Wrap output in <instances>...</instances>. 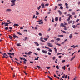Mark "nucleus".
I'll return each mask as SVG.
<instances>
[{
    "instance_id": "1",
    "label": "nucleus",
    "mask_w": 80,
    "mask_h": 80,
    "mask_svg": "<svg viewBox=\"0 0 80 80\" xmlns=\"http://www.w3.org/2000/svg\"><path fill=\"white\" fill-rule=\"evenodd\" d=\"M16 1V0H11V6H13L15 5V3L14 2H15Z\"/></svg>"
},
{
    "instance_id": "2",
    "label": "nucleus",
    "mask_w": 80,
    "mask_h": 80,
    "mask_svg": "<svg viewBox=\"0 0 80 80\" xmlns=\"http://www.w3.org/2000/svg\"><path fill=\"white\" fill-rule=\"evenodd\" d=\"M48 46H49V47H53V45L50 42L48 43Z\"/></svg>"
},
{
    "instance_id": "3",
    "label": "nucleus",
    "mask_w": 80,
    "mask_h": 80,
    "mask_svg": "<svg viewBox=\"0 0 80 80\" xmlns=\"http://www.w3.org/2000/svg\"><path fill=\"white\" fill-rule=\"evenodd\" d=\"M41 5L42 8H45V5H44V4L42 3Z\"/></svg>"
},
{
    "instance_id": "4",
    "label": "nucleus",
    "mask_w": 80,
    "mask_h": 80,
    "mask_svg": "<svg viewBox=\"0 0 80 80\" xmlns=\"http://www.w3.org/2000/svg\"><path fill=\"white\" fill-rule=\"evenodd\" d=\"M13 38H19V37L18 36H17L15 35H13Z\"/></svg>"
},
{
    "instance_id": "5",
    "label": "nucleus",
    "mask_w": 80,
    "mask_h": 80,
    "mask_svg": "<svg viewBox=\"0 0 80 80\" xmlns=\"http://www.w3.org/2000/svg\"><path fill=\"white\" fill-rule=\"evenodd\" d=\"M43 40V38H40V40L42 42H45V41L42 40Z\"/></svg>"
},
{
    "instance_id": "6",
    "label": "nucleus",
    "mask_w": 80,
    "mask_h": 80,
    "mask_svg": "<svg viewBox=\"0 0 80 80\" xmlns=\"http://www.w3.org/2000/svg\"><path fill=\"white\" fill-rule=\"evenodd\" d=\"M42 52L43 53H47V51L42 50Z\"/></svg>"
},
{
    "instance_id": "7",
    "label": "nucleus",
    "mask_w": 80,
    "mask_h": 80,
    "mask_svg": "<svg viewBox=\"0 0 80 80\" xmlns=\"http://www.w3.org/2000/svg\"><path fill=\"white\" fill-rule=\"evenodd\" d=\"M2 55H3V56H5L7 57H9V56L7 55L6 53H2Z\"/></svg>"
},
{
    "instance_id": "8",
    "label": "nucleus",
    "mask_w": 80,
    "mask_h": 80,
    "mask_svg": "<svg viewBox=\"0 0 80 80\" xmlns=\"http://www.w3.org/2000/svg\"><path fill=\"white\" fill-rule=\"evenodd\" d=\"M18 26H19V25L17 24H14L13 25L14 27H18Z\"/></svg>"
},
{
    "instance_id": "9",
    "label": "nucleus",
    "mask_w": 80,
    "mask_h": 80,
    "mask_svg": "<svg viewBox=\"0 0 80 80\" xmlns=\"http://www.w3.org/2000/svg\"><path fill=\"white\" fill-rule=\"evenodd\" d=\"M9 38H10V40H12V38H13V37L11 36L10 35H9Z\"/></svg>"
},
{
    "instance_id": "10",
    "label": "nucleus",
    "mask_w": 80,
    "mask_h": 80,
    "mask_svg": "<svg viewBox=\"0 0 80 80\" xmlns=\"http://www.w3.org/2000/svg\"><path fill=\"white\" fill-rule=\"evenodd\" d=\"M72 34H71L69 36V38L70 39H71L72 38Z\"/></svg>"
},
{
    "instance_id": "11",
    "label": "nucleus",
    "mask_w": 80,
    "mask_h": 80,
    "mask_svg": "<svg viewBox=\"0 0 80 80\" xmlns=\"http://www.w3.org/2000/svg\"><path fill=\"white\" fill-rule=\"evenodd\" d=\"M6 12H11L12 11L11 9H7L6 10Z\"/></svg>"
},
{
    "instance_id": "12",
    "label": "nucleus",
    "mask_w": 80,
    "mask_h": 80,
    "mask_svg": "<svg viewBox=\"0 0 80 80\" xmlns=\"http://www.w3.org/2000/svg\"><path fill=\"white\" fill-rule=\"evenodd\" d=\"M65 5L66 6V8H68L69 7L68 6V4L67 3H65Z\"/></svg>"
},
{
    "instance_id": "13",
    "label": "nucleus",
    "mask_w": 80,
    "mask_h": 80,
    "mask_svg": "<svg viewBox=\"0 0 80 80\" xmlns=\"http://www.w3.org/2000/svg\"><path fill=\"white\" fill-rule=\"evenodd\" d=\"M34 43L35 44V45H37V46H39L38 43H37V42H35Z\"/></svg>"
},
{
    "instance_id": "14",
    "label": "nucleus",
    "mask_w": 80,
    "mask_h": 80,
    "mask_svg": "<svg viewBox=\"0 0 80 80\" xmlns=\"http://www.w3.org/2000/svg\"><path fill=\"white\" fill-rule=\"evenodd\" d=\"M75 56H76L75 55L74 57H72V58L70 60V61H72V60L74 59V58H75Z\"/></svg>"
},
{
    "instance_id": "15",
    "label": "nucleus",
    "mask_w": 80,
    "mask_h": 80,
    "mask_svg": "<svg viewBox=\"0 0 80 80\" xmlns=\"http://www.w3.org/2000/svg\"><path fill=\"white\" fill-rule=\"evenodd\" d=\"M58 36L59 37H63V35H58Z\"/></svg>"
},
{
    "instance_id": "16",
    "label": "nucleus",
    "mask_w": 80,
    "mask_h": 80,
    "mask_svg": "<svg viewBox=\"0 0 80 80\" xmlns=\"http://www.w3.org/2000/svg\"><path fill=\"white\" fill-rule=\"evenodd\" d=\"M62 69H63V70H65V66H64V67H62Z\"/></svg>"
},
{
    "instance_id": "17",
    "label": "nucleus",
    "mask_w": 80,
    "mask_h": 80,
    "mask_svg": "<svg viewBox=\"0 0 80 80\" xmlns=\"http://www.w3.org/2000/svg\"><path fill=\"white\" fill-rule=\"evenodd\" d=\"M43 20L42 19L41 20H39V22H41V24H43Z\"/></svg>"
},
{
    "instance_id": "18",
    "label": "nucleus",
    "mask_w": 80,
    "mask_h": 80,
    "mask_svg": "<svg viewBox=\"0 0 80 80\" xmlns=\"http://www.w3.org/2000/svg\"><path fill=\"white\" fill-rule=\"evenodd\" d=\"M17 33L18 34V35H22V34L19 32H18Z\"/></svg>"
},
{
    "instance_id": "19",
    "label": "nucleus",
    "mask_w": 80,
    "mask_h": 80,
    "mask_svg": "<svg viewBox=\"0 0 80 80\" xmlns=\"http://www.w3.org/2000/svg\"><path fill=\"white\" fill-rule=\"evenodd\" d=\"M68 23L70 24V23L72 22V21H68Z\"/></svg>"
},
{
    "instance_id": "20",
    "label": "nucleus",
    "mask_w": 80,
    "mask_h": 80,
    "mask_svg": "<svg viewBox=\"0 0 80 80\" xmlns=\"http://www.w3.org/2000/svg\"><path fill=\"white\" fill-rule=\"evenodd\" d=\"M17 46H18V47H20L21 46V45L19 43H18L17 44Z\"/></svg>"
},
{
    "instance_id": "21",
    "label": "nucleus",
    "mask_w": 80,
    "mask_h": 80,
    "mask_svg": "<svg viewBox=\"0 0 80 80\" xmlns=\"http://www.w3.org/2000/svg\"><path fill=\"white\" fill-rule=\"evenodd\" d=\"M57 40V41H60L61 40V39L59 38H58L56 40Z\"/></svg>"
},
{
    "instance_id": "22",
    "label": "nucleus",
    "mask_w": 80,
    "mask_h": 80,
    "mask_svg": "<svg viewBox=\"0 0 80 80\" xmlns=\"http://www.w3.org/2000/svg\"><path fill=\"white\" fill-rule=\"evenodd\" d=\"M55 44L56 45H58V46H61V44H58V43H56Z\"/></svg>"
},
{
    "instance_id": "23",
    "label": "nucleus",
    "mask_w": 80,
    "mask_h": 80,
    "mask_svg": "<svg viewBox=\"0 0 80 80\" xmlns=\"http://www.w3.org/2000/svg\"><path fill=\"white\" fill-rule=\"evenodd\" d=\"M55 20L56 21H58V17L55 18Z\"/></svg>"
},
{
    "instance_id": "24",
    "label": "nucleus",
    "mask_w": 80,
    "mask_h": 80,
    "mask_svg": "<svg viewBox=\"0 0 80 80\" xmlns=\"http://www.w3.org/2000/svg\"><path fill=\"white\" fill-rule=\"evenodd\" d=\"M32 52H31V51H29L28 53V55H30L31 53H32Z\"/></svg>"
},
{
    "instance_id": "25",
    "label": "nucleus",
    "mask_w": 80,
    "mask_h": 80,
    "mask_svg": "<svg viewBox=\"0 0 80 80\" xmlns=\"http://www.w3.org/2000/svg\"><path fill=\"white\" fill-rule=\"evenodd\" d=\"M44 39L45 41H47V40H48V38H44Z\"/></svg>"
},
{
    "instance_id": "26",
    "label": "nucleus",
    "mask_w": 80,
    "mask_h": 80,
    "mask_svg": "<svg viewBox=\"0 0 80 80\" xmlns=\"http://www.w3.org/2000/svg\"><path fill=\"white\" fill-rule=\"evenodd\" d=\"M8 29H9V28L8 27H7L5 28V29L6 30H8Z\"/></svg>"
},
{
    "instance_id": "27",
    "label": "nucleus",
    "mask_w": 80,
    "mask_h": 80,
    "mask_svg": "<svg viewBox=\"0 0 80 80\" xmlns=\"http://www.w3.org/2000/svg\"><path fill=\"white\" fill-rule=\"evenodd\" d=\"M61 25L62 26V27H64V26H65L64 24L63 23H62L61 24Z\"/></svg>"
},
{
    "instance_id": "28",
    "label": "nucleus",
    "mask_w": 80,
    "mask_h": 80,
    "mask_svg": "<svg viewBox=\"0 0 80 80\" xmlns=\"http://www.w3.org/2000/svg\"><path fill=\"white\" fill-rule=\"evenodd\" d=\"M64 30H67V29L66 27L65 26H64Z\"/></svg>"
},
{
    "instance_id": "29",
    "label": "nucleus",
    "mask_w": 80,
    "mask_h": 80,
    "mask_svg": "<svg viewBox=\"0 0 80 80\" xmlns=\"http://www.w3.org/2000/svg\"><path fill=\"white\" fill-rule=\"evenodd\" d=\"M38 58H39V57H37V58H35V60H38Z\"/></svg>"
},
{
    "instance_id": "30",
    "label": "nucleus",
    "mask_w": 80,
    "mask_h": 80,
    "mask_svg": "<svg viewBox=\"0 0 80 80\" xmlns=\"http://www.w3.org/2000/svg\"><path fill=\"white\" fill-rule=\"evenodd\" d=\"M58 12L59 13L60 15H61L62 14L60 10L58 11Z\"/></svg>"
},
{
    "instance_id": "31",
    "label": "nucleus",
    "mask_w": 80,
    "mask_h": 80,
    "mask_svg": "<svg viewBox=\"0 0 80 80\" xmlns=\"http://www.w3.org/2000/svg\"><path fill=\"white\" fill-rule=\"evenodd\" d=\"M54 49L55 50V52L57 53V49L56 48H54Z\"/></svg>"
},
{
    "instance_id": "32",
    "label": "nucleus",
    "mask_w": 80,
    "mask_h": 80,
    "mask_svg": "<svg viewBox=\"0 0 80 80\" xmlns=\"http://www.w3.org/2000/svg\"><path fill=\"white\" fill-rule=\"evenodd\" d=\"M45 48H47V49H50V48H49L47 47V46H45Z\"/></svg>"
},
{
    "instance_id": "33",
    "label": "nucleus",
    "mask_w": 80,
    "mask_h": 80,
    "mask_svg": "<svg viewBox=\"0 0 80 80\" xmlns=\"http://www.w3.org/2000/svg\"><path fill=\"white\" fill-rule=\"evenodd\" d=\"M40 8H41V6H39V7H38V10H40Z\"/></svg>"
},
{
    "instance_id": "34",
    "label": "nucleus",
    "mask_w": 80,
    "mask_h": 80,
    "mask_svg": "<svg viewBox=\"0 0 80 80\" xmlns=\"http://www.w3.org/2000/svg\"><path fill=\"white\" fill-rule=\"evenodd\" d=\"M23 60L24 61H27V60L25 58H23Z\"/></svg>"
},
{
    "instance_id": "35",
    "label": "nucleus",
    "mask_w": 80,
    "mask_h": 80,
    "mask_svg": "<svg viewBox=\"0 0 80 80\" xmlns=\"http://www.w3.org/2000/svg\"><path fill=\"white\" fill-rule=\"evenodd\" d=\"M48 52H52V51L51 49H49L48 50Z\"/></svg>"
},
{
    "instance_id": "36",
    "label": "nucleus",
    "mask_w": 80,
    "mask_h": 80,
    "mask_svg": "<svg viewBox=\"0 0 80 80\" xmlns=\"http://www.w3.org/2000/svg\"><path fill=\"white\" fill-rule=\"evenodd\" d=\"M70 20V17L68 18V20H67V21L68 22H69V20Z\"/></svg>"
},
{
    "instance_id": "37",
    "label": "nucleus",
    "mask_w": 80,
    "mask_h": 80,
    "mask_svg": "<svg viewBox=\"0 0 80 80\" xmlns=\"http://www.w3.org/2000/svg\"><path fill=\"white\" fill-rule=\"evenodd\" d=\"M56 67L58 69H59V66L58 65L56 66Z\"/></svg>"
},
{
    "instance_id": "38",
    "label": "nucleus",
    "mask_w": 80,
    "mask_h": 80,
    "mask_svg": "<svg viewBox=\"0 0 80 80\" xmlns=\"http://www.w3.org/2000/svg\"><path fill=\"white\" fill-rule=\"evenodd\" d=\"M9 57L10 58L12 59L13 58V57L11 55H9Z\"/></svg>"
},
{
    "instance_id": "39",
    "label": "nucleus",
    "mask_w": 80,
    "mask_h": 80,
    "mask_svg": "<svg viewBox=\"0 0 80 80\" xmlns=\"http://www.w3.org/2000/svg\"><path fill=\"white\" fill-rule=\"evenodd\" d=\"M72 27L74 28H76V26L75 25H73V26H72Z\"/></svg>"
},
{
    "instance_id": "40",
    "label": "nucleus",
    "mask_w": 80,
    "mask_h": 80,
    "mask_svg": "<svg viewBox=\"0 0 80 80\" xmlns=\"http://www.w3.org/2000/svg\"><path fill=\"white\" fill-rule=\"evenodd\" d=\"M36 15H38L39 14V13H38V11H37L36 12Z\"/></svg>"
},
{
    "instance_id": "41",
    "label": "nucleus",
    "mask_w": 80,
    "mask_h": 80,
    "mask_svg": "<svg viewBox=\"0 0 80 80\" xmlns=\"http://www.w3.org/2000/svg\"><path fill=\"white\" fill-rule=\"evenodd\" d=\"M51 42H52V43H53V42H54V40H51Z\"/></svg>"
},
{
    "instance_id": "42",
    "label": "nucleus",
    "mask_w": 80,
    "mask_h": 80,
    "mask_svg": "<svg viewBox=\"0 0 80 80\" xmlns=\"http://www.w3.org/2000/svg\"><path fill=\"white\" fill-rule=\"evenodd\" d=\"M39 36H41V37H42V33H39Z\"/></svg>"
},
{
    "instance_id": "43",
    "label": "nucleus",
    "mask_w": 80,
    "mask_h": 80,
    "mask_svg": "<svg viewBox=\"0 0 80 80\" xmlns=\"http://www.w3.org/2000/svg\"><path fill=\"white\" fill-rule=\"evenodd\" d=\"M12 23L11 22H10L9 23H5V24H7L8 25L9 24H11Z\"/></svg>"
},
{
    "instance_id": "44",
    "label": "nucleus",
    "mask_w": 80,
    "mask_h": 80,
    "mask_svg": "<svg viewBox=\"0 0 80 80\" xmlns=\"http://www.w3.org/2000/svg\"><path fill=\"white\" fill-rule=\"evenodd\" d=\"M62 32L63 33H66V32L65 31H62Z\"/></svg>"
},
{
    "instance_id": "45",
    "label": "nucleus",
    "mask_w": 80,
    "mask_h": 80,
    "mask_svg": "<svg viewBox=\"0 0 80 80\" xmlns=\"http://www.w3.org/2000/svg\"><path fill=\"white\" fill-rule=\"evenodd\" d=\"M48 55H51V53H50V52H48Z\"/></svg>"
},
{
    "instance_id": "46",
    "label": "nucleus",
    "mask_w": 80,
    "mask_h": 80,
    "mask_svg": "<svg viewBox=\"0 0 80 80\" xmlns=\"http://www.w3.org/2000/svg\"><path fill=\"white\" fill-rule=\"evenodd\" d=\"M62 52H61L60 53H58L57 54V55H61V54H62Z\"/></svg>"
},
{
    "instance_id": "47",
    "label": "nucleus",
    "mask_w": 80,
    "mask_h": 80,
    "mask_svg": "<svg viewBox=\"0 0 80 80\" xmlns=\"http://www.w3.org/2000/svg\"><path fill=\"white\" fill-rule=\"evenodd\" d=\"M60 9H63V8L62 6H61V7H60Z\"/></svg>"
},
{
    "instance_id": "48",
    "label": "nucleus",
    "mask_w": 80,
    "mask_h": 80,
    "mask_svg": "<svg viewBox=\"0 0 80 80\" xmlns=\"http://www.w3.org/2000/svg\"><path fill=\"white\" fill-rule=\"evenodd\" d=\"M65 62V60H63L62 61V63Z\"/></svg>"
},
{
    "instance_id": "49",
    "label": "nucleus",
    "mask_w": 80,
    "mask_h": 80,
    "mask_svg": "<svg viewBox=\"0 0 80 80\" xmlns=\"http://www.w3.org/2000/svg\"><path fill=\"white\" fill-rule=\"evenodd\" d=\"M8 55H12V53H8Z\"/></svg>"
},
{
    "instance_id": "50",
    "label": "nucleus",
    "mask_w": 80,
    "mask_h": 80,
    "mask_svg": "<svg viewBox=\"0 0 80 80\" xmlns=\"http://www.w3.org/2000/svg\"><path fill=\"white\" fill-rule=\"evenodd\" d=\"M48 5H49V4H45V6H48Z\"/></svg>"
},
{
    "instance_id": "51",
    "label": "nucleus",
    "mask_w": 80,
    "mask_h": 80,
    "mask_svg": "<svg viewBox=\"0 0 80 80\" xmlns=\"http://www.w3.org/2000/svg\"><path fill=\"white\" fill-rule=\"evenodd\" d=\"M24 73L26 75H27V73L26 72L24 71Z\"/></svg>"
},
{
    "instance_id": "52",
    "label": "nucleus",
    "mask_w": 80,
    "mask_h": 80,
    "mask_svg": "<svg viewBox=\"0 0 80 80\" xmlns=\"http://www.w3.org/2000/svg\"><path fill=\"white\" fill-rule=\"evenodd\" d=\"M4 25L6 26H8V24H5Z\"/></svg>"
},
{
    "instance_id": "53",
    "label": "nucleus",
    "mask_w": 80,
    "mask_h": 80,
    "mask_svg": "<svg viewBox=\"0 0 80 80\" xmlns=\"http://www.w3.org/2000/svg\"><path fill=\"white\" fill-rule=\"evenodd\" d=\"M46 68H47L48 69H50L51 68L50 67H47Z\"/></svg>"
},
{
    "instance_id": "54",
    "label": "nucleus",
    "mask_w": 80,
    "mask_h": 80,
    "mask_svg": "<svg viewBox=\"0 0 80 80\" xmlns=\"http://www.w3.org/2000/svg\"><path fill=\"white\" fill-rule=\"evenodd\" d=\"M6 57L5 56H3L2 57V58H5Z\"/></svg>"
},
{
    "instance_id": "55",
    "label": "nucleus",
    "mask_w": 80,
    "mask_h": 80,
    "mask_svg": "<svg viewBox=\"0 0 80 80\" xmlns=\"http://www.w3.org/2000/svg\"><path fill=\"white\" fill-rule=\"evenodd\" d=\"M72 15H75V12H72Z\"/></svg>"
},
{
    "instance_id": "56",
    "label": "nucleus",
    "mask_w": 80,
    "mask_h": 80,
    "mask_svg": "<svg viewBox=\"0 0 80 80\" xmlns=\"http://www.w3.org/2000/svg\"><path fill=\"white\" fill-rule=\"evenodd\" d=\"M55 58H55V57H53V60H54V59H55Z\"/></svg>"
},
{
    "instance_id": "57",
    "label": "nucleus",
    "mask_w": 80,
    "mask_h": 80,
    "mask_svg": "<svg viewBox=\"0 0 80 80\" xmlns=\"http://www.w3.org/2000/svg\"><path fill=\"white\" fill-rule=\"evenodd\" d=\"M76 53V52H74V53H73L72 54V56H73V55H74V53Z\"/></svg>"
},
{
    "instance_id": "58",
    "label": "nucleus",
    "mask_w": 80,
    "mask_h": 80,
    "mask_svg": "<svg viewBox=\"0 0 80 80\" xmlns=\"http://www.w3.org/2000/svg\"><path fill=\"white\" fill-rule=\"evenodd\" d=\"M6 24V22H4V23L2 22V25H4V24Z\"/></svg>"
},
{
    "instance_id": "59",
    "label": "nucleus",
    "mask_w": 80,
    "mask_h": 80,
    "mask_svg": "<svg viewBox=\"0 0 80 80\" xmlns=\"http://www.w3.org/2000/svg\"><path fill=\"white\" fill-rule=\"evenodd\" d=\"M35 18V15H33V18Z\"/></svg>"
},
{
    "instance_id": "60",
    "label": "nucleus",
    "mask_w": 80,
    "mask_h": 80,
    "mask_svg": "<svg viewBox=\"0 0 80 80\" xmlns=\"http://www.w3.org/2000/svg\"><path fill=\"white\" fill-rule=\"evenodd\" d=\"M54 19L53 18H52V22H54Z\"/></svg>"
},
{
    "instance_id": "61",
    "label": "nucleus",
    "mask_w": 80,
    "mask_h": 80,
    "mask_svg": "<svg viewBox=\"0 0 80 80\" xmlns=\"http://www.w3.org/2000/svg\"><path fill=\"white\" fill-rule=\"evenodd\" d=\"M59 21H61V17H59Z\"/></svg>"
},
{
    "instance_id": "62",
    "label": "nucleus",
    "mask_w": 80,
    "mask_h": 80,
    "mask_svg": "<svg viewBox=\"0 0 80 80\" xmlns=\"http://www.w3.org/2000/svg\"><path fill=\"white\" fill-rule=\"evenodd\" d=\"M37 50H38L39 51H40V48H37Z\"/></svg>"
},
{
    "instance_id": "63",
    "label": "nucleus",
    "mask_w": 80,
    "mask_h": 80,
    "mask_svg": "<svg viewBox=\"0 0 80 80\" xmlns=\"http://www.w3.org/2000/svg\"><path fill=\"white\" fill-rule=\"evenodd\" d=\"M9 29H11H11H12V27H9Z\"/></svg>"
},
{
    "instance_id": "64",
    "label": "nucleus",
    "mask_w": 80,
    "mask_h": 80,
    "mask_svg": "<svg viewBox=\"0 0 80 80\" xmlns=\"http://www.w3.org/2000/svg\"><path fill=\"white\" fill-rule=\"evenodd\" d=\"M79 20V19H78L76 21V22H78Z\"/></svg>"
}]
</instances>
